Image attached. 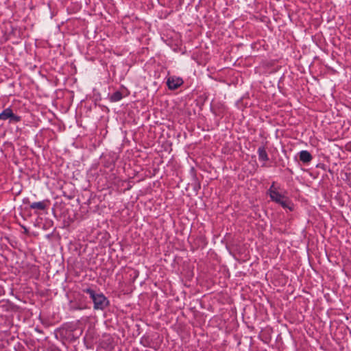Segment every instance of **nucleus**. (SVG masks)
<instances>
[{
    "label": "nucleus",
    "instance_id": "f03ea898",
    "mask_svg": "<svg viewBox=\"0 0 351 351\" xmlns=\"http://www.w3.org/2000/svg\"><path fill=\"white\" fill-rule=\"evenodd\" d=\"M270 198L272 201L279 204L285 208L291 209L289 198L280 193L273 184L268 191Z\"/></svg>",
    "mask_w": 351,
    "mask_h": 351
},
{
    "label": "nucleus",
    "instance_id": "423d86ee",
    "mask_svg": "<svg viewBox=\"0 0 351 351\" xmlns=\"http://www.w3.org/2000/svg\"><path fill=\"white\" fill-rule=\"evenodd\" d=\"M258 158L260 160L266 162L269 160L267 154L264 147H260L258 149Z\"/></svg>",
    "mask_w": 351,
    "mask_h": 351
},
{
    "label": "nucleus",
    "instance_id": "39448f33",
    "mask_svg": "<svg viewBox=\"0 0 351 351\" xmlns=\"http://www.w3.org/2000/svg\"><path fill=\"white\" fill-rule=\"evenodd\" d=\"M300 160L304 163H308L311 161L313 157L311 154L306 150H302L299 153Z\"/></svg>",
    "mask_w": 351,
    "mask_h": 351
},
{
    "label": "nucleus",
    "instance_id": "7ed1b4c3",
    "mask_svg": "<svg viewBox=\"0 0 351 351\" xmlns=\"http://www.w3.org/2000/svg\"><path fill=\"white\" fill-rule=\"evenodd\" d=\"M8 119L10 122L17 123L21 121V117L15 115L11 108H7L0 113V120L5 121Z\"/></svg>",
    "mask_w": 351,
    "mask_h": 351
},
{
    "label": "nucleus",
    "instance_id": "20e7f679",
    "mask_svg": "<svg viewBox=\"0 0 351 351\" xmlns=\"http://www.w3.org/2000/svg\"><path fill=\"white\" fill-rule=\"evenodd\" d=\"M182 83L183 81L181 78L175 77H169L167 82L169 88L171 90H175L178 88L180 85H182Z\"/></svg>",
    "mask_w": 351,
    "mask_h": 351
},
{
    "label": "nucleus",
    "instance_id": "6e6552de",
    "mask_svg": "<svg viewBox=\"0 0 351 351\" xmlns=\"http://www.w3.org/2000/svg\"><path fill=\"white\" fill-rule=\"evenodd\" d=\"M122 99V94L119 91L114 93L110 96V101L113 102L119 101Z\"/></svg>",
    "mask_w": 351,
    "mask_h": 351
},
{
    "label": "nucleus",
    "instance_id": "f257e3e1",
    "mask_svg": "<svg viewBox=\"0 0 351 351\" xmlns=\"http://www.w3.org/2000/svg\"><path fill=\"white\" fill-rule=\"evenodd\" d=\"M84 292L89 294L93 302L95 310L103 311L109 305V300L103 293H97L90 288L84 289Z\"/></svg>",
    "mask_w": 351,
    "mask_h": 351
},
{
    "label": "nucleus",
    "instance_id": "0eeeda50",
    "mask_svg": "<svg viewBox=\"0 0 351 351\" xmlns=\"http://www.w3.org/2000/svg\"><path fill=\"white\" fill-rule=\"evenodd\" d=\"M30 208L32 209L43 210L46 208V204L44 202H33L32 204H30Z\"/></svg>",
    "mask_w": 351,
    "mask_h": 351
}]
</instances>
